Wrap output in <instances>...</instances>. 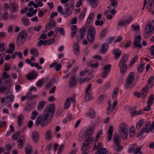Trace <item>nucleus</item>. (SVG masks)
<instances>
[{"label":"nucleus","instance_id":"nucleus-45","mask_svg":"<svg viewBox=\"0 0 154 154\" xmlns=\"http://www.w3.org/2000/svg\"><path fill=\"white\" fill-rule=\"evenodd\" d=\"M115 146L113 148L117 152H119L121 151L122 149V146L119 144L118 145H115Z\"/></svg>","mask_w":154,"mask_h":154},{"label":"nucleus","instance_id":"nucleus-3","mask_svg":"<svg viewBox=\"0 0 154 154\" xmlns=\"http://www.w3.org/2000/svg\"><path fill=\"white\" fill-rule=\"evenodd\" d=\"M145 32L144 34L145 38H147L153 34L154 30V21H149L145 29Z\"/></svg>","mask_w":154,"mask_h":154},{"label":"nucleus","instance_id":"nucleus-38","mask_svg":"<svg viewBox=\"0 0 154 154\" xmlns=\"http://www.w3.org/2000/svg\"><path fill=\"white\" fill-rule=\"evenodd\" d=\"M87 34L95 36V31L94 28L92 27H90L88 30Z\"/></svg>","mask_w":154,"mask_h":154},{"label":"nucleus","instance_id":"nucleus-25","mask_svg":"<svg viewBox=\"0 0 154 154\" xmlns=\"http://www.w3.org/2000/svg\"><path fill=\"white\" fill-rule=\"evenodd\" d=\"M11 148L12 147L11 145H6L3 150L4 154H9L11 150Z\"/></svg>","mask_w":154,"mask_h":154},{"label":"nucleus","instance_id":"nucleus-12","mask_svg":"<svg viewBox=\"0 0 154 154\" xmlns=\"http://www.w3.org/2000/svg\"><path fill=\"white\" fill-rule=\"evenodd\" d=\"M141 37L140 35H137L134 38V44L136 47L139 48H141L142 46L140 44Z\"/></svg>","mask_w":154,"mask_h":154},{"label":"nucleus","instance_id":"nucleus-57","mask_svg":"<svg viewBox=\"0 0 154 154\" xmlns=\"http://www.w3.org/2000/svg\"><path fill=\"white\" fill-rule=\"evenodd\" d=\"M105 96L103 95H101L98 97L97 101L100 103H101L105 98Z\"/></svg>","mask_w":154,"mask_h":154},{"label":"nucleus","instance_id":"nucleus-36","mask_svg":"<svg viewBox=\"0 0 154 154\" xmlns=\"http://www.w3.org/2000/svg\"><path fill=\"white\" fill-rule=\"evenodd\" d=\"M30 53L34 56H38V50L35 48H31L30 50Z\"/></svg>","mask_w":154,"mask_h":154},{"label":"nucleus","instance_id":"nucleus-24","mask_svg":"<svg viewBox=\"0 0 154 154\" xmlns=\"http://www.w3.org/2000/svg\"><path fill=\"white\" fill-rule=\"evenodd\" d=\"M96 154H109L108 150L105 148H101L98 149Z\"/></svg>","mask_w":154,"mask_h":154},{"label":"nucleus","instance_id":"nucleus-55","mask_svg":"<svg viewBox=\"0 0 154 154\" xmlns=\"http://www.w3.org/2000/svg\"><path fill=\"white\" fill-rule=\"evenodd\" d=\"M31 114L32 116L31 119L32 120H34L36 118V116L38 114V113L37 111L35 110L32 112Z\"/></svg>","mask_w":154,"mask_h":154},{"label":"nucleus","instance_id":"nucleus-8","mask_svg":"<svg viewBox=\"0 0 154 154\" xmlns=\"http://www.w3.org/2000/svg\"><path fill=\"white\" fill-rule=\"evenodd\" d=\"M141 148V146H137L136 144H134L129 149L128 152H132L134 154H137L140 152Z\"/></svg>","mask_w":154,"mask_h":154},{"label":"nucleus","instance_id":"nucleus-1","mask_svg":"<svg viewBox=\"0 0 154 154\" xmlns=\"http://www.w3.org/2000/svg\"><path fill=\"white\" fill-rule=\"evenodd\" d=\"M54 103H51L47 106L45 109L42 116L40 115L37 118L35 125L38 126L40 124L42 127L47 125L48 122H50L54 116Z\"/></svg>","mask_w":154,"mask_h":154},{"label":"nucleus","instance_id":"nucleus-16","mask_svg":"<svg viewBox=\"0 0 154 154\" xmlns=\"http://www.w3.org/2000/svg\"><path fill=\"white\" fill-rule=\"evenodd\" d=\"M38 75V74L35 70L31 71L29 74L27 75V79L29 80L35 79Z\"/></svg>","mask_w":154,"mask_h":154},{"label":"nucleus","instance_id":"nucleus-60","mask_svg":"<svg viewBox=\"0 0 154 154\" xmlns=\"http://www.w3.org/2000/svg\"><path fill=\"white\" fill-rule=\"evenodd\" d=\"M104 22L103 20L99 21L98 20H96L95 21V24L96 26H101L103 25Z\"/></svg>","mask_w":154,"mask_h":154},{"label":"nucleus","instance_id":"nucleus-11","mask_svg":"<svg viewBox=\"0 0 154 154\" xmlns=\"http://www.w3.org/2000/svg\"><path fill=\"white\" fill-rule=\"evenodd\" d=\"M32 137L33 141L37 143L39 141V134L38 132L36 131H33L32 134Z\"/></svg>","mask_w":154,"mask_h":154},{"label":"nucleus","instance_id":"nucleus-48","mask_svg":"<svg viewBox=\"0 0 154 154\" xmlns=\"http://www.w3.org/2000/svg\"><path fill=\"white\" fill-rule=\"evenodd\" d=\"M148 85H149L151 87H152L154 85V77H150L148 80Z\"/></svg>","mask_w":154,"mask_h":154},{"label":"nucleus","instance_id":"nucleus-47","mask_svg":"<svg viewBox=\"0 0 154 154\" xmlns=\"http://www.w3.org/2000/svg\"><path fill=\"white\" fill-rule=\"evenodd\" d=\"M5 98L7 100L9 99V101L12 102L14 100V95L11 94H10L9 95H8V94L5 95Z\"/></svg>","mask_w":154,"mask_h":154},{"label":"nucleus","instance_id":"nucleus-5","mask_svg":"<svg viewBox=\"0 0 154 154\" xmlns=\"http://www.w3.org/2000/svg\"><path fill=\"white\" fill-rule=\"evenodd\" d=\"M94 138L92 137H89L83 142L81 147L82 151H86L90 148L91 144Z\"/></svg>","mask_w":154,"mask_h":154},{"label":"nucleus","instance_id":"nucleus-20","mask_svg":"<svg viewBox=\"0 0 154 154\" xmlns=\"http://www.w3.org/2000/svg\"><path fill=\"white\" fill-rule=\"evenodd\" d=\"M113 126H110L109 128L108 131H107L108 136L107 137V139L108 141H109L112 139V133L113 131Z\"/></svg>","mask_w":154,"mask_h":154},{"label":"nucleus","instance_id":"nucleus-37","mask_svg":"<svg viewBox=\"0 0 154 154\" xmlns=\"http://www.w3.org/2000/svg\"><path fill=\"white\" fill-rule=\"evenodd\" d=\"M94 17V15L93 13L90 14L87 18V23H90L92 22L93 20Z\"/></svg>","mask_w":154,"mask_h":154},{"label":"nucleus","instance_id":"nucleus-41","mask_svg":"<svg viewBox=\"0 0 154 154\" xmlns=\"http://www.w3.org/2000/svg\"><path fill=\"white\" fill-rule=\"evenodd\" d=\"M154 99V95L153 94H151L149 96L148 101H147V103L148 104L150 105L151 106L152 104V103Z\"/></svg>","mask_w":154,"mask_h":154},{"label":"nucleus","instance_id":"nucleus-39","mask_svg":"<svg viewBox=\"0 0 154 154\" xmlns=\"http://www.w3.org/2000/svg\"><path fill=\"white\" fill-rule=\"evenodd\" d=\"M89 34H87V38L89 42H93L95 36L90 34V35Z\"/></svg>","mask_w":154,"mask_h":154},{"label":"nucleus","instance_id":"nucleus-64","mask_svg":"<svg viewBox=\"0 0 154 154\" xmlns=\"http://www.w3.org/2000/svg\"><path fill=\"white\" fill-rule=\"evenodd\" d=\"M20 135V133L19 132H15L13 135V138L14 139H17Z\"/></svg>","mask_w":154,"mask_h":154},{"label":"nucleus","instance_id":"nucleus-32","mask_svg":"<svg viewBox=\"0 0 154 154\" xmlns=\"http://www.w3.org/2000/svg\"><path fill=\"white\" fill-rule=\"evenodd\" d=\"M22 23L25 26H27L30 24L29 20L25 17H23L21 19Z\"/></svg>","mask_w":154,"mask_h":154},{"label":"nucleus","instance_id":"nucleus-4","mask_svg":"<svg viewBox=\"0 0 154 154\" xmlns=\"http://www.w3.org/2000/svg\"><path fill=\"white\" fill-rule=\"evenodd\" d=\"M134 78L133 72H130L128 75L126 80V85L125 87L126 89L132 87L134 85L132 84Z\"/></svg>","mask_w":154,"mask_h":154},{"label":"nucleus","instance_id":"nucleus-18","mask_svg":"<svg viewBox=\"0 0 154 154\" xmlns=\"http://www.w3.org/2000/svg\"><path fill=\"white\" fill-rule=\"evenodd\" d=\"M9 7L11 8V11L13 12L17 11L18 9V5L17 3L15 1L13 2L9 5Z\"/></svg>","mask_w":154,"mask_h":154},{"label":"nucleus","instance_id":"nucleus-28","mask_svg":"<svg viewBox=\"0 0 154 154\" xmlns=\"http://www.w3.org/2000/svg\"><path fill=\"white\" fill-rule=\"evenodd\" d=\"M120 130L119 132H124L128 131V128H126V124L125 123H122L119 126Z\"/></svg>","mask_w":154,"mask_h":154},{"label":"nucleus","instance_id":"nucleus-27","mask_svg":"<svg viewBox=\"0 0 154 154\" xmlns=\"http://www.w3.org/2000/svg\"><path fill=\"white\" fill-rule=\"evenodd\" d=\"M14 43L13 42H12L9 45V48L7 51L8 53L10 54L12 53L14 51Z\"/></svg>","mask_w":154,"mask_h":154},{"label":"nucleus","instance_id":"nucleus-51","mask_svg":"<svg viewBox=\"0 0 154 154\" xmlns=\"http://www.w3.org/2000/svg\"><path fill=\"white\" fill-rule=\"evenodd\" d=\"M144 123V120L143 119H142L140 120L138 122L136 125V128L137 129H139L142 126L143 124Z\"/></svg>","mask_w":154,"mask_h":154},{"label":"nucleus","instance_id":"nucleus-63","mask_svg":"<svg viewBox=\"0 0 154 154\" xmlns=\"http://www.w3.org/2000/svg\"><path fill=\"white\" fill-rule=\"evenodd\" d=\"M131 17H130L128 19H127L126 20L122 21L123 25H125L128 23H129L132 20Z\"/></svg>","mask_w":154,"mask_h":154},{"label":"nucleus","instance_id":"nucleus-9","mask_svg":"<svg viewBox=\"0 0 154 154\" xmlns=\"http://www.w3.org/2000/svg\"><path fill=\"white\" fill-rule=\"evenodd\" d=\"M87 28L86 27H84L80 29L79 31L78 32L79 33V36L77 38V39L78 42H80L82 39L84 37L86 33Z\"/></svg>","mask_w":154,"mask_h":154},{"label":"nucleus","instance_id":"nucleus-15","mask_svg":"<svg viewBox=\"0 0 154 154\" xmlns=\"http://www.w3.org/2000/svg\"><path fill=\"white\" fill-rule=\"evenodd\" d=\"M108 47L109 45L107 43H103L100 48V53L102 54H105L106 52Z\"/></svg>","mask_w":154,"mask_h":154},{"label":"nucleus","instance_id":"nucleus-44","mask_svg":"<svg viewBox=\"0 0 154 154\" xmlns=\"http://www.w3.org/2000/svg\"><path fill=\"white\" fill-rule=\"evenodd\" d=\"M94 126H92L90 127L87 130V134L89 135H92L94 132Z\"/></svg>","mask_w":154,"mask_h":154},{"label":"nucleus","instance_id":"nucleus-62","mask_svg":"<svg viewBox=\"0 0 154 154\" xmlns=\"http://www.w3.org/2000/svg\"><path fill=\"white\" fill-rule=\"evenodd\" d=\"M109 71H104L102 73V78H106L108 74H109Z\"/></svg>","mask_w":154,"mask_h":154},{"label":"nucleus","instance_id":"nucleus-54","mask_svg":"<svg viewBox=\"0 0 154 154\" xmlns=\"http://www.w3.org/2000/svg\"><path fill=\"white\" fill-rule=\"evenodd\" d=\"M138 56L137 55H136L131 60L130 62V66H132L134 63H135L137 60Z\"/></svg>","mask_w":154,"mask_h":154},{"label":"nucleus","instance_id":"nucleus-2","mask_svg":"<svg viewBox=\"0 0 154 154\" xmlns=\"http://www.w3.org/2000/svg\"><path fill=\"white\" fill-rule=\"evenodd\" d=\"M128 59V56L126 54L123 55L119 63L118 66L120 68V72L123 75L127 71V65L126 63Z\"/></svg>","mask_w":154,"mask_h":154},{"label":"nucleus","instance_id":"nucleus-59","mask_svg":"<svg viewBox=\"0 0 154 154\" xmlns=\"http://www.w3.org/2000/svg\"><path fill=\"white\" fill-rule=\"evenodd\" d=\"M117 1H112L110 4V7H111V6H113L114 9H116L117 7Z\"/></svg>","mask_w":154,"mask_h":154},{"label":"nucleus","instance_id":"nucleus-33","mask_svg":"<svg viewBox=\"0 0 154 154\" xmlns=\"http://www.w3.org/2000/svg\"><path fill=\"white\" fill-rule=\"evenodd\" d=\"M88 2L90 4H91L93 8H95L97 6L98 0H88Z\"/></svg>","mask_w":154,"mask_h":154},{"label":"nucleus","instance_id":"nucleus-14","mask_svg":"<svg viewBox=\"0 0 154 154\" xmlns=\"http://www.w3.org/2000/svg\"><path fill=\"white\" fill-rule=\"evenodd\" d=\"M112 53L114 55L115 59L116 60L120 57L122 54V52L120 49H115L112 51Z\"/></svg>","mask_w":154,"mask_h":154},{"label":"nucleus","instance_id":"nucleus-56","mask_svg":"<svg viewBox=\"0 0 154 154\" xmlns=\"http://www.w3.org/2000/svg\"><path fill=\"white\" fill-rule=\"evenodd\" d=\"M86 93V94L85 95L86 100H87L88 101L90 100L92 98V94L89 93Z\"/></svg>","mask_w":154,"mask_h":154},{"label":"nucleus","instance_id":"nucleus-30","mask_svg":"<svg viewBox=\"0 0 154 154\" xmlns=\"http://www.w3.org/2000/svg\"><path fill=\"white\" fill-rule=\"evenodd\" d=\"M54 32L56 34L59 32L62 35H64L65 34L64 30L62 28H56L54 29Z\"/></svg>","mask_w":154,"mask_h":154},{"label":"nucleus","instance_id":"nucleus-21","mask_svg":"<svg viewBox=\"0 0 154 154\" xmlns=\"http://www.w3.org/2000/svg\"><path fill=\"white\" fill-rule=\"evenodd\" d=\"M74 8V6L72 5L69 7H67L65 9V12L63 13V14H66L68 16L71 14Z\"/></svg>","mask_w":154,"mask_h":154},{"label":"nucleus","instance_id":"nucleus-43","mask_svg":"<svg viewBox=\"0 0 154 154\" xmlns=\"http://www.w3.org/2000/svg\"><path fill=\"white\" fill-rule=\"evenodd\" d=\"M23 117L22 115H19L17 119L18 125L19 127H20L21 125L23 123Z\"/></svg>","mask_w":154,"mask_h":154},{"label":"nucleus","instance_id":"nucleus-23","mask_svg":"<svg viewBox=\"0 0 154 154\" xmlns=\"http://www.w3.org/2000/svg\"><path fill=\"white\" fill-rule=\"evenodd\" d=\"M119 89L118 87H116L113 91V93L112 96V99L114 100L116 98L117 96L119 93Z\"/></svg>","mask_w":154,"mask_h":154},{"label":"nucleus","instance_id":"nucleus-49","mask_svg":"<svg viewBox=\"0 0 154 154\" xmlns=\"http://www.w3.org/2000/svg\"><path fill=\"white\" fill-rule=\"evenodd\" d=\"M86 10L87 8H86L83 9L81 13L79 16V18L80 19H82L84 18Z\"/></svg>","mask_w":154,"mask_h":154},{"label":"nucleus","instance_id":"nucleus-13","mask_svg":"<svg viewBox=\"0 0 154 154\" xmlns=\"http://www.w3.org/2000/svg\"><path fill=\"white\" fill-rule=\"evenodd\" d=\"M75 97H74V98L73 97H68L66 100L65 101L64 107V108L65 109H67L70 104L71 101H72L73 103H74L75 101Z\"/></svg>","mask_w":154,"mask_h":154},{"label":"nucleus","instance_id":"nucleus-26","mask_svg":"<svg viewBox=\"0 0 154 154\" xmlns=\"http://www.w3.org/2000/svg\"><path fill=\"white\" fill-rule=\"evenodd\" d=\"M73 51L75 53L78 55L80 52V47L79 44L77 43H75L74 44L73 46Z\"/></svg>","mask_w":154,"mask_h":154},{"label":"nucleus","instance_id":"nucleus-29","mask_svg":"<svg viewBox=\"0 0 154 154\" xmlns=\"http://www.w3.org/2000/svg\"><path fill=\"white\" fill-rule=\"evenodd\" d=\"M86 115L91 119H94L95 116V112L94 110L91 109L88 112L86 113Z\"/></svg>","mask_w":154,"mask_h":154},{"label":"nucleus","instance_id":"nucleus-19","mask_svg":"<svg viewBox=\"0 0 154 154\" xmlns=\"http://www.w3.org/2000/svg\"><path fill=\"white\" fill-rule=\"evenodd\" d=\"M113 140L115 145H118L120 144L121 142V140L118 134H114L113 138Z\"/></svg>","mask_w":154,"mask_h":154},{"label":"nucleus","instance_id":"nucleus-10","mask_svg":"<svg viewBox=\"0 0 154 154\" xmlns=\"http://www.w3.org/2000/svg\"><path fill=\"white\" fill-rule=\"evenodd\" d=\"M143 129H144V131H145L146 133H148L150 131H152V130L154 131V121L151 125L150 122L147 123L145 125V128H143Z\"/></svg>","mask_w":154,"mask_h":154},{"label":"nucleus","instance_id":"nucleus-31","mask_svg":"<svg viewBox=\"0 0 154 154\" xmlns=\"http://www.w3.org/2000/svg\"><path fill=\"white\" fill-rule=\"evenodd\" d=\"M75 77L73 76H72L70 78L69 81V84L70 87H73L75 84L76 81L75 80Z\"/></svg>","mask_w":154,"mask_h":154},{"label":"nucleus","instance_id":"nucleus-53","mask_svg":"<svg viewBox=\"0 0 154 154\" xmlns=\"http://www.w3.org/2000/svg\"><path fill=\"white\" fill-rule=\"evenodd\" d=\"M53 81L52 79H50L47 83L45 86V88L46 89H48L53 85Z\"/></svg>","mask_w":154,"mask_h":154},{"label":"nucleus","instance_id":"nucleus-40","mask_svg":"<svg viewBox=\"0 0 154 154\" xmlns=\"http://www.w3.org/2000/svg\"><path fill=\"white\" fill-rule=\"evenodd\" d=\"M45 137L47 140H50L52 137L51 131L49 130L45 134Z\"/></svg>","mask_w":154,"mask_h":154},{"label":"nucleus","instance_id":"nucleus-52","mask_svg":"<svg viewBox=\"0 0 154 154\" xmlns=\"http://www.w3.org/2000/svg\"><path fill=\"white\" fill-rule=\"evenodd\" d=\"M32 147L30 146L26 147V154H32Z\"/></svg>","mask_w":154,"mask_h":154},{"label":"nucleus","instance_id":"nucleus-35","mask_svg":"<svg viewBox=\"0 0 154 154\" xmlns=\"http://www.w3.org/2000/svg\"><path fill=\"white\" fill-rule=\"evenodd\" d=\"M45 104L44 101H42L39 103L38 106V109L39 111H41L43 108Z\"/></svg>","mask_w":154,"mask_h":154},{"label":"nucleus","instance_id":"nucleus-46","mask_svg":"<svg viewBox=\"0 0 154 154\" xmlns=\"http://www.w3.org/2000/svg\"><path fill=\"white\" fill-rule=\"evenodd\" d=\"M34 106V105L33 103H28V105L26 106L25 109L26 111H29L31 109H33Z\"/></svg>","mask_w":154,"mask_h":154},{"label":"nucleus","instance_id":"nucleus-61","mask_svg":"<svg viewBox=\"0 0 154 154\" xmlns=\"http://www.w3.org/2000/svg\"><path fill=\"white\" fill-rule=\"evenodd\" d=\"M111 67V65L110 64L105 65L104 66L103 69L105 71H109L110 72V69Z\"/></svg>","mask_w":154,"mask_h":154},{"label":"nucleus","instance_id":"nucleus-22","mask_svg":"<svg viewBox=\"0 0 154 154\" xmlns=\"http://www.w3.org/2000/svg\"><path fill=\"white\" fill-rule=\"evenodd\" d=\"M25 142V139L24 137H20L19 139L18 145L19 148H22Z\"/></svg>","mask_w":154,"mask_h":154},{"label":"nucleus","instance_id":"nucleus-6","mask_svg":"<svg viewBox=\"0 0 154 154\" xmlns=\"http://www.w3.org/2000/svg\"><path fill=\"white\" fill-rule=\"evenodd\" d=\"M23 32H20L17 38V45L18 46H20L25 41L26 37V34Z\"/></svg>","mask_w":154,"mask_h":154},{"label":"nucleus","instance_id":"nucleus-50","mask_svg":"<svg viewBox=\"0 0 154 154\" xmlns=\"http://www.w3.org/2000/svg\"><path fill=\"white\" fill-rule=\"evenodd\" d=\"M119 133L123 140H125L126 139L128 133V131L120 132Z\"/></svg>","mask_w":154,"mask_h":154},{"label":"nucleus","instance_id":"nucleus-17","mask_svg":"<svg viewBox=\"0 0 154 154\" xmlns=\"http://www.w3.org/2000/svg\"><path fill=\"white\" fill-rule=\"evenodd\" d=\"M148 9L154 14V0H148Z\"/></svg>","mask_w":154,"mask_h":154},{"label":"nucleus","instance_id":"nucleus-34","mask_svg":"<svg viewBox=\"0 0 154 154\" xmlns=\"http://www.w3.org/2000/svg\"><path fill=\"white\" fill-rule=\"evenodd\" d=\"M135 134V128L134 126H132L131 127L129 131V136L131 138H132Z\"/></svg>","mask_w":154,"mask_h":154},{"label":"nucleus","instance_id":"nucleus-42","mask_svg":"<svg viewBox=\"0 0 154 154\" xmlns=\"http://www.w3.org/2000/svg\"><path fill=\"white\" fill-rule=\"evenodd\" d=\"M56 23L52 19H51L50 21V23L46 25L45 27V29L47 30H48L47 29V27H50L51 26L54 27L55 26Z\"/></svg>","mask_w":154,"mask_h":154},{"label":"nucleus","instance_id":"nucleus-58","mask_svg":"<svg viewBox=\"0 0 154 154\" xmlns=\"http://www.w3.org/2000/svg\"><path fill=\"white\" fill-rule=\"evenodd\" d=\"M107 30L106 29H105L101 30L100 35V36L102 38H103L106 35L107 32Z\"/></svg>","mask_w":154,"mask_h":154},{"label":"nucleus","instance_id":"nucleus-7","mask_svg":"<svg viewBox=\"0 0 154 154\" xmlns=\"http://www.w3.org/2000/svg\"><path fill=\"white\" fill-rule=\"evenodd\" d=\"M149 87L148 85H146L142 90H141L140 93L135 92L134 93V95L138 97H140L141 95L142 97L144 98L146 97L148 91Z\"/></svg>","mask_w":154,"mask_h":154}]
</instances>
